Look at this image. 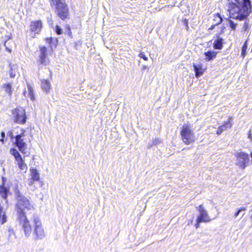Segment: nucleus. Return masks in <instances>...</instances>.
<instances>
[{"instance_id": "obj_1", "label": "nucleus", "mask_w": 252, "mask_h": 252, "mask_svg": "<svg viewBox=\"0 0 252 252\" xmlns=\"http://www.w3.org/2000/svg\"><path fill=\"white\" fill-rule=\"evenodd\" d=\"M17 200L16 210L17 219L20 223L22 225L26 236L29 237L32 232V227L26 216L24 210L27 209L28 210H33L34 208L29 200L25 196L20 194L19 192L17 194Z\"/></svg>"}, {"instance_id": "obj_2", "label": "nucleus", "mask_w": 252, "mask_h": 252, "mask_svg": "<svg viewBox=\"0 0 252 252\" xmlns=\"http://www.w3.org/2000/svg\"><path fill=\"white\" fill-rule=\"evenodd\" d=\"M229 11L232 18L239 20L246 19L252 12L250 0H228Z\"/></svg>"}, {"instance_id": "obj_3", "label": "nucleus", "mask_w": 252, "mask_h": 252, "mask_svg": "<svg viewBox=\"0 0 252 252\" xmlns=\"http://www.w3.org/2000/svg\"><path fill=\"white\" fill-rule=\"evenodd\" d=\"M235 159V165L241 169H245L250 165V158L249 155L242 151H236L234 154Z\"/></svg>"}, {"instance_id": "obj_4", "label": "nucleus", "mask_w": 252, "mask_h": 252, "mask_svg": "<svg viewBox=\"0 0 252 252\" xmlns=\"http://www.w3.org/2000/svg\"><path fill=\"white\" fill-rule=\"evenodd\" d=\"M51 6H55L58 15L64 20L68 17V8L63 0H49Z\"/></svg>"}, {"instance_id": "obj_5", "label": "nucleus", "mask_w": 252, "mask_h": 252, "mask_svg": "<svg viewBox=\"0 0 252 252\" xmlns=\"http://www.w3.org/2000/svg\"><path fill=\"white\" fill-rule=\"evenodd\" d=\"M32 220L34 223L33 233L34 239L35 240L42 239L45 237V233L39 217L36 214H34L32 217Z\"/></svg>"}, {"instance_id": "obj_6", "label": "nucleus", "mask_w": 252, "mask_h": 252, "mask_svg": "<svg viewBox=\"0 0 252 252\" xmlns=\"http://www.w3.org/2000/svg\"><path fill=\"white\" fill-rule=\"evenodd\" d=\"M181 136L183 142L189 145L195 141V135L193 130L189 125H184L181 131Z\"/></svg>"}, {"instance_id": "obj_7", "label": "nucleus", "mask_w": 252, "mask_h": 252, "mask_svg": "<svg viewBox=\"0 0 252 252\" xmlns=\"http://www.w3.org/2000/svg\"><path fill=\"white\" fill-rule=\"evenodd\" d=\"M25 132L17 135L15 137V145L18 148V150L23 154H27V144L26 143Z\"/></svg>"}, {"instance_id": "obj_8", "label": "nucleus", "mask_w": 252, "mask_h": 252, "mask_svg": "<svg viewBox=\"0 0 252 252\" xmlns=\"http://www.w3.org/2000/svg\"><path fill=\"white\" fill-rule=\"evenodd\" d=\"M15 118L14 122L19 124H25L26 122L25 110L23 108L15 109L12 111Z\"/></svg>"}, {"instance_id": "obj_9", "label": "nucleus", "mask_w": 252, "mask_h": 252, "mask_svg": "<svg viewBox=\"0 0 252 252\" xmlns=\"http://www.w3.org/2000/svg\"><path fill=\"white\" fill-rule=\"evenodd\" d=\"M196 209L199 213V215L197 218L199 221L208 222L211 220L207 211L204 208L202 205H200L198 207H196Z\"/></svg>"}, {"instance_id": "obj_10", "label": "nucleus", "mask_w": 252, "mask_h": 252, "mask_svg": "<svg viewBox=\"0 0 252 252\" xmlns=\"http://www.w3.org/2000/svg\"><path fill=\"white\" fill-rule=\"evenodd\" d=\"M42 27V23L40 20L32 21L30 24V30L35 33H38Z\"/></svg>"}, {"instance_id": "obj_11", "label": "nucleus", "mask_w": 252, "mask_h": 252, "mask_svg": "<svg viewBox=\"0 0 252 252\" xmlns=\"http://www.w3.org/2000/svg\"><path fill=\"white\" fill-rule=\"evenodd\" d=\"M232 121V117H230L229 118V120L227 122H225L223 125L218 128V130L216 132L217 134L219 135L221 134L225 129H226L227 128H231L232 126V124L231 123Z\"/></svg>"}, {"instance_id": "obj_12", "label": "nucleus", "mask_w": 252, "mask_h": 252, "mask_svg": "<svg viewBox=\"0 0 252 252\" xmlns=\"http://www.w3.org/2000/svg\"><path fill=\"white\" fill-rule=\"evenodd\" d=\"M40 55L39 56L40 63L43 65H46L48 64V62L46 61L47 57V49L45 46L40 47Z\"/></svg>"}, {"instance_id": "obj_13", "label": "nucleus", "mask_w": 252, "mask_h": 252, "mask_svg": "<svg viewBox=\"0 0 252 252\" xmlns=\"http://www.w3.org/2000/svg\"><path fill=\"white\" fill-rule=\"evenodd\" d=\"M213 47L215 49H221L223 47V39L218 37L217 39L214 41Z\"/></svg>"}, {"instance_id": "obj_14", "label": "nucleus", "mask_w": 252, "mask_h": 252, "mask_svg": "<svg viewBox=\"0 0 252 252\" xmlns=\"http://www.w3.org/2000/svg\"><path fill=\"white\" fill-rule=\"evenodd\" d=\"M41 87L43 91H45L46 93H48L51 88V84L49 81L45 79L42 80Z\"/></svg>"}, {"instance_id": "obj_15", "label": "nucleus", "mask_w": 252, "mask_h": 252, "mask_svg": "<svg viewBox=\"0 0 252 252\" xmlns=\"http://www.w3.org/2000/svg\"><path fill=\"white\" fill-rule=\"evenodd\" d=\"M194 70L195 72V75L197 77H199L203 73V70L202 68L201 65L200 64L196 65L195 64H193Z\"/></svg>"}, {"instance_id": "obj_16", "label": "nucleus", "mask_w": 252, "mask_h": 252, "mask_svg": "<svg viewBox=\"0 0 252 252\" xmlns=\"http://www.w3.org/2000/svg\"><path fill=\"white\" fill-rule=\"evenodd\" d=\"M205 55L206 57V61H210L215 58L217 55V53L214 51H209L205 52Z\"/></svg>"}, {"instance_id": "obj_17", "label": "nucleus", "mask_w": 252, "mask_h": 252, "mask_svg": "<svg viewBox=\"0 0 252 252\" xmlns=\"http://www.w3.org/2000/svg\"><path fill=\"white\" fill-rule=\"evenodd\" d=\"M8 191L9 189L3 185L0 186V194L3 199H6L7 198Z\"/></svg>"}, {"instance_id": "obj_18", "label": "nucleus", "mask_w": 252, "mask_h": 252, "mask_svg": "<svg viewBox=\"0 0 252 252\" xmlns=\"http://www.w3.org/2000/svg\"><path fill=\"white\" fill-rule=\"evenodd\" d=\"M31 171V178L38 181L40 179L39 173L36 169H32Z\"/></svg>"}, {"instance_id": "obj_19", "label": "nucleus", "mask_w": 252, "mask_h": 252, "mask_svg": "<svg viewBox=\"0 0 252 252\" xmlns=\"http://www.w3.org/2000/svg\"><path fill=\"white\" fill-rule=\"evenodd\" d=\"M18 165L20 169L22 170H26L27 169V166L26 164L24 162L22 158H18L17 160Z\"/></svg>"}, {"instance_id": "obj_20", "label": "nucleus", "mask_w": 252, "mask_h": 252, "mask_svg": "<svg viewBox=\"0 0 252 252\" xmlns=\"http://www.w3.org/2000/svg\"><path fill=\"white\" fill-rule=\"evenodd\" d=\"M46 41L47 43H49L51 49L53 46L55 47L57 46L58 43V40L57 38H47L46 39Z\"/></svg>"}, {"instance_id": "obj_21", "label": "nucleus", "mask_w": 252, "mask_h": 252, "mask_svg": "<svg viewBox=\"0 0 252 252\" xmlns=\"http://www.w3.org/2000/svg\"><path fill=\"white\" fill-rule=\"evenodd\" d=\"M10 76L11 78H14L16 76V70L17 69V66L16 65L10 64Z\"/></svg>"}, {"instance_id": "obj_22", "label": "nucleus", "mask_w": 252, "mask_h": 252, "mask_svg": "<svg viewBox=\"0 0 252 252\" xmlns=\"http://www.w3.org/2000/svg\"><path fill=\"white\" fill-rule=\"evenodd\" d=\"M27 88H28V94L29 95V97H30L31 99L32 100H34L35 99V97L34 95V92L33 90L32 86L30 85L29 84H28L27 85Z\"/></svg>"}, {"instance_id": "obj_23", "label": "nucleus", "mask_w": 252, "mask_h": 252, "mask_svg": "<svg viewBox=\"0 0 252 252\" xmlns=\"http://www.w3.org/2000/svg\"><path fill=\"white\" fill-rule=\"evenodd\" d=\"M10 153L12 156H13L14 157L16 160L18 159V158H22V156L20 155V154L19 153V152L16 149H15L14 148L11 149L10 151Z\"/></svg>"}, {"instance_id": "obj_24", "label": "nucleus", "mask_w": 252, "mask_h": 252, "mask_svg": "<svg viewBox=\"0 0 252 252\" xmlns=\"http://www.w3.org/2000/svg\"><path fill=\"white\" fill-rule=\"evenodd\" d=\"M5 91L10 96L12 94L11 85L10 83L4 84L2 86Z\"/></svg>"}, {"instance_id": "obj_25", "label": "nucleus", "mask_w": 252, "mask_h": 252, "mask_svg": "<svg viewBox=\"0 0 252 252\" xmlns=\"http://www.w3.org/2000/svg\"><path fill=\"white\" fill-rule=\"evenodd\" d=\"M214 17V18L213 20L215 21L214 24L215 25H218L222 22V19L219 13H217V14L215 15Z\"/></svg>"}, {"instance_id": "obj_26", "label": "nucleus", "mask_w": 252, "mask_h": 252, "mask_svg": "<svg viewBox=\"0 0 252 252\" xmlns=\"http://www.w3.org/2000/svg\"><path fill=\"white\" fill-rule=\"evenodd\" d=\"M245 210H246V208L244 207H242V208H240L239 209H238V211L234 214V218H236L239 215H240V214L242 212H245ZM244 215H245V212H243V214H242L241 218H242Z\"/></svg>"}, {"instance_id": "obj_27", "label": "nucleus", "mask_w": 252, "mask_h": 252, "mask_svg": "<svg viewBox=\"0 0 252 252\" xmlns=\"http://www.w3.org/2000/svg\"><path fill=\"white\" fill-rule=\"evenodd\" d=\"M247 47H248L247 41H246L245 42L244 44L243 45L242 49L241 56L243 57V58L245 57L246 55V54H247L246 50H247Z\"/></svg>"}, {"instance_id": "obj_28", "label": "nucleus", "mask_w": 252, "mask_h": 252, "mask_svg": "<svg viewBox=\"0 0 252 252\" xmlns=\"http://www.w3.org/2000/svg\"><path fill=\"white\" fill-rule=\"evenodd\" d=\"M162 142L161 141V140H160L159 138H156L153 141V143L152 144H148V148H150L151 147H152L153 145H157L158 144H159L160 143H161Z\"/></svg>"}, {"instance_id": "obj_29", "label": "nucleus", "mask_w": 252, "mask_h": 252, "mask_svg": "<svg viewBox=\"0 0 252 252\" xmlns=\"http://www.w3.org/2000/svg\"><path fill=\"white\" fill-rule=\"evenodd\" d=\"M8 232H9V241H10L12 242V237L14 238H15V235L14 233V231L11 229H8Z\"/></svg>"}, {"instance_id": "obj_30", "label": "nucleus", "mask_w": 252, "mask_h": 252, "mask_svg": "<svg viewBox=\"0 0 252 252\" xmlns=\"http://www.w3.org/2000/svg\"><path fill=\"white\" fill-rule=\"evenodd\" d=\"M250 29V25L249 24V22H247V21H246L244 23V25L243 26V31L244 32H247L248 30H249Z\"/></svg>"}, {"instance_id": "obj_31", "label": "nucleus", "mask_w": 252, "mask_h": 252, "mask_svg": "<svg viewBox=\"0 0 252 252\" xmlns=\"http://www.w3.org/2000/svg\"><path fill=\"white\" fill-rule=\"evenodd\" d=\"M228 23H229L230 28L232 30H235L237 24H235L233 21L230 20H229L228 21Z\"/></svg>"}, {"instance_id": "obj_32", "label": "nucleus", "mask_w": 252, "mask_h": 252, "mask_svg": "<svg viewBox=\"0 0 252 252\" xmlns=\"http://www.w3.org/2000/svg\"><path fill=\"white\" fill-rule=\"evenodd\" d=\"M56 32L58 34H61L63 32L62 29L59 26H56Z\"/></svg>"}, {"instance_id": "obj_33", "label": "nucleus", "mask_w": 252, "mask_h": 252, "mask_svg": "<svg viewBox=\"0 0 252 252\" xmlns=\"http://www.w3.org/2000/svg\"><path fill=\"white\" fill-rule=\"evenodd\" d=\"M139 57L143 59L145 61L148 60V58L146 57L145 54L143 52H141L139 54Z\"/></svg>"}, {"instance_id": "obj_34", "label": "nucleus", "mask_w": 252, "mask_h": 252, "mask_svg": "<svg viewBox=\"0 0 252 252\" xmlns=\"http://www.w3.org/2000/svg\"><path fill=\"white\" fill-rule=\"evenodd\" d=\"M1 139L0 140V141H1L2 143H3L4 142V140H3V138L5 137V133L3 131H2L1 132Z\"/></svg>"}, {"instance_id": "obj_35", "label": "nucleus", "mask_w": 252, "mask_h": 252, "mask_svg": "<svg viewBox=\"0 0 252 252\" xmlns=\"http://www.w3.org/2000/svg\"><path fill=\"white\" fill-rule=\"evenodd\" d=\"M35 181H36L33 180L32 178H31L30 179H29L28 180V185L30 186H32L34 184Z\"/></svg>"}, {"instance_id": "obj_36", "label": "nucleus", "mask_w": 252, "mask_h": 252, "mask_svg": "<svg viewBox=\"0 0 252 252\" xmlns=\"http://www.w3.org/2000/svg\"><path fill=\"white\" fill-rule=\"evenodd\" d=\"M201 222H203V221H199L198 219H196V223L195 224V226L196 228H198L200 226V223Z\"/></svg>"}, {"instance_id": "obj_37", "label": "nucleus", "mask_w": 252, "mask_h": 252, "mask_svg": "<svg viewBox=\"0 0 252 252\" xmlns=\"http://www.w3.org/2000/svg\"><path fill=\"white\" fill-rule=\"evenodd\" d=\"M35 0H28V3L30 5H32L34 2Z\"/></svg>"}, {"instance_id": "obj_38", "label": "nucleus", "mask_w": 252, "mask_h": 252, "mask_svg": "<svg viewBox=\"0 0 252 252\" xmlns=\"http://www.w3.org/2000/svg\"><path fill=\"white\" fill-rule=\"evenodd\" d=\"M216 26L217 25L213 23V25H212L211 27L209 29V30H213Z\"/></svg>"}, {"instance_id": "obj_39", "label": "nucleus", "mask_w": 252, "mask_h": 252, "mask_svg": "<svg viewBox=\"0 0 252 252\" xmlns=\"http://www.w3.org/2000/svg\"><path fill=\"white\" fill-rule=\"evenodd\" d=\"M248 138L249 139H252V136H251V130L249 131V133L248 134Z\"/></svg>"}, {"instance_id": "obj_40", "label": "nucleus", "mask_w": 252, "mask_h": 252, "mask_svg": "<svg viewBox=\"0 0 252 252\" xmlns=\"http://www.w3.org/2000/svg\"><path fill=\"white\" fill-rule=\"evenodd\" d=\"M26 93H27V92H26V91H24V93H23V94H24V95H25V96H26Z\"/></svg>"}, {"instance_id": "obj_41", "label": "nucleus", "mask_w": 252, "mask_h": 252, "mask_svg": "<svg viewBox=\"0 0 252 252\" xmlns=\"http://www.w3.org/2000/svg\"><path fill=\"white\" fill-rule=\"evenodd\" d=\"M6 50H7L8 52H11V50H10V49H8V48H6Z\"/></svg>"}, {"instance_id": "obj_42", "label": "nucleus", "mask_w": 252, "mask_h": 252, "mask_svg": "<svg viewBox=\"0 0 252 252\" xmlns=\"http://www.w3.org/2000/svg\"><path fill=\"white\" fill-rule=\"evenodd\" d=\"M250 156H251V158H252V152L250 154Z\"/></svg>"}, {"instance_id": "obj_43", "label": "nucleus", "mask_w": 252, "mask_h": 252, "mask_svg": "<svg viewBox=\"0 0 252 252\" xmlns=\"http://www.w3.org/2000/svg\"><path fill=\"white\" fill-rule=\"evenodd\" d=\"M146 66H143V69H146Z\"/></svg>"}]
</instances>
